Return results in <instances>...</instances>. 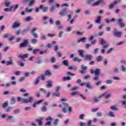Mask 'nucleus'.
I'll use <instances>...</instances> for the list:
<instances>
[{
  "label": "nucleus",
  "instance_id": "cd10ccee",
  "mask_svg": "<svg viewBox=\"0 0 126 126\" xmlns=\"http://www.w3.org/2000/svg\"><path fill=\"white\" fill-rule=\"evenodd\" d=\"M35 2H36V0H30L29 3V6H32V5L35 4Z\"/></svg>",
  "mask_w": 126,
  "mask_h": 126
},
{
  "label": "nucleus",
  "instance_id": "4c0bfd02",
  "mask_svg": "<svg viewBox=\"0 0 126 126\" xmlns=\"http://www.w3.org/2000/svg\"><path fill=\"white\" fill-rule=\"evenodd\" d=\"M13 113L16 115V114H19L20 113V109H16L13 110Z\"/></svg>",
  "mask_w": 126,
  "mask_h": 126
},
{
  "label": "nucleus",
  "instance_id": "1a4fd4ad",
  "mask_svg": "<svg viewBox=\"0 0 126 126\" xmlns=\"http://www.w3.org/2000/svg\"><path fill=\"white\" fill-rule=\"evenodd\" d=\"M20 25H21V23L19 22L18 21H16L14 22L12 28H13L14 29H15V28H18L20 27Z\"/></svg>",
  "mask_w": 126,
  "mask_h": 126
},
{
  "label": "nucleus",
  "instance_id": "b1692460",
  "mask_svg": "<svg viewBox=\"0 0 126 126\" xmlns=\"http://www.w3.org/2000/svg\"><path fill=\"white\" fill-rule=\"evenodd\" d=\"M15 102H16V101L15 100V97L13 96L10 100V104L14 105V104H15Z\"/></svg>",
  "mask_w": 126,
  "mask_h": 126
},
{
  "label": "nucleus",
  "instance_id": "8fccbe9b",
  "mask_svg": "<svg viewBox=\"0 0 126 126\" xmlns=\"http://www.w3.org/2000/svg\"><path fill=\"white\" fill-rule=\"evenodd\" d=\"M8 106V102H5L2 104V108L5 109Z\"/></svg>",
  "mask_w": 126,
  "mask_h": 126
},
{
  "label": "nucleus",
  "instance_id": "5701e85b",
  "mask_svg": "<svg viewBox=\"0 0 126 126\" xmlns=\"http://www.w3.org/2000/svg\"><path fill=\"white\" fill-rule=\"evenodd\" d=\"M52 95L53 97H60V96H61V94H60V92L56 91V92H54Z\"/></svg>",
  "mask_w": 126,
  "mask_h": 126
},
{
  "label": "nucleus",
  "instance_id": "a19ab883",
  "mask_svg": "<svg viewBox=\"0 0 126 126\" xmlns=\"http://www.w3.org/2000/svg\"><path fill=\"white\" fill-rule=\"evenodd\" d=\"M83 34H84V32L80 31H77L76 32V35H78L79 36H82Z\"/></svg>",
  "mask_w": 126,
  "mask_h": 126
},
{
  "label": "nucleus",
  "instance_id": "dca6fc26",
  "mask_svg": "<svg viewBox=\"0 0 126 126\" xmlns=\"http://www.w3.org/2000/svg\"><path fill=\"white\" fill-rule=\"evenodd\" d=\"M7 119L10 120V123H15L16 121L13 118V116H9L7 117Z\"/></svg>",
  "mask_w": 126,
  "mask_h": 126
},
{
  "label": "nucleus",
  "instance_id": "7c9ffc66",
  "mask_svg": "<svg viewBox=\"0 0 126 126\" xmlns=\"http://www.w3.org/2000/svg\"><path fill=\"white\" fill-rule=\"evenodd\" d=\"M45 96L46 97V98H49V97H50L51 96V94H52V93H51V92H47V91H46V93H44Z\"/></svg>",
  "mask_w": 126,
  "mask_h": 126
},
{
  "label": "nucleus",
  "instance_id": "864d4df0",
  "mask_svg": "<svg viewBox=\"0 0 126 126\" xmlns=\"http://www.w3.org/2000/svg\"><path fill=\"white\" fill-rule=\"evenodd\" d=\"M5 12H10L11 11V8H6L4 9Z\"/></svg>",
  "mask_w": 126,
  "mask_h": 126
},
{
  "label": "nucleus",
  "instance_id": "9d476101",
  "mask_svg": "<svg viewBox=\"0 0 126 126\" xmlns=\"http://www.w3.org/2000/svg\"><path fill=\"white\" fill-rule=\"evenodd\" d=\"M81 67L82 70L80 71V73H82V74L86 73V70H87L88 67L84 65H81Z\"/></svg>",
  "mask_w": 126,
  "mask_h": 126
},
{
  "label": "nucleus",
  "instance_id": "6e6552de",
  "mask_svg": "<svg viewBox=\"0 0 126 126\" xmlns=\"http://www.w3.org/2000/svg\"><path fill=\"white\" fill-rule=\"evenodd\" d=\"M67 13V9L64 8L62 9L60 12L59 14L60 16H64L66 15V13Z\"/></svg>",
  "mask_w": 126,
  "mask_h": 126
},
{
  "label": "nucleus",
  "instance_id": "f8f14e48",
  "mask_svg": "<svg viewBox=\"0 0 126 126\" xmlns=\"http://www.w3.org/2000/svg\"><path fill=\"white\" fill-rule=\"evenodd\" d=\"M43 120H44V119H43V118H39V119H36L35 120V122H36V123H37V124H38V126H42Z\"/></svg>",
  "mask_w": 126,
  "mask_h": 126
},
{
  "label": "nucleus",
  "instance_id": "72a5a7b5",
  "mask_svg": "<svg viewBox=\"0 0 126 126\" xmlns=\"http://www.w3.org/2000/svg\"><path fill=\"white\" fill-rule=\"evenodd\" d=\"M74 62H77L78 63H80V62H82V60L81 59H79L78 57H75L73 59Z\"/></svg>",
  "mask_w": 126,
  "mask_h": 126
},
{
  "label": "nucleus",
  "instance_id": "f03ea898",
  "mask_svg": "<svg viewBox=\"0 0 126 126\" xmlns=\"http://www.w3.org/2000/svg\"><path fill=\"white\" fill-rule=\"evenodd\" d=\"M100 43L101 45H102L101 49H100V52L101 54H105V50H106V49H108V48L110 47V45H109V43H107L106 40L103 38H100Z\"/></svg>",
  "mask_w": 126,
  "mask_h": 126
},
{
  "label": "nucleus",
  "instance_id": "39448f33",
  "mask_svg": "<svg viewBox=\"0 0 126 126\" xmlns=\"http://www.w3.org/2000/svg\"><path fill=\"white\" fill-rule=\"evenodd\" d=\"M113 31V35H114V36H116V37H118V38H120L121 37L122 32H118L117 30V28H114Z\"/></svg>",
  "mask_w": 126,
  "mask_h": 126
},
{
  "label": "nucleus",
  "instance_id": "052dcab7",
  "mask_svg": "<svg viewBox=\"0 0 126 126\" xmlns=\"http://www.w3.org/2000/svg\"><path fill=\"white\" fill-rule=\"evenodd\" d=\"M55 6H52L50 9V12H51V13H53L54 12V11H55Z\"/></svg>",
  "mask_w": 126,
  "mask_h": 126
},
{
  "label": "nucleus",
  "instance_id": "09e8293b",
  "mask_svg": "<svg viewBox=\"0 0 126 126\" xmlns=\"http://www.w3.org/2000/svg\"><path fill=\"white\" fill-rule=\"evenodd\" d=\"M30 72H27L24 73V75L25 76V77H29L30 76Z\"/></svg>",
  "mask_w": 126,
  "mask_h": 126
},
{
  "label": "nucleus",
  "instance_id": "a878e982",
  "mask_svg": "<svg viewBox=\"0 0 126 126\" xmlns=\"http://www.w3.org/2000/svg\"><path fill=\"white\" fill-rule=\"evenodd\" d=\"M59 122H60V120L58 119H55L53 122V125L55 126H59Z\"/></svg>",
  "mask_w": 126,
  "mask_h": 126
},
{
  "label": "nucleus",
  "instance_id": "ea45409f",
  "mask_svg": "<svg viewBox=\"0 0 126 126\" xmlns=\"http://www.w3.org/2000/svg\"><path fill=\"white\" fill-rule=\"evenodd\" d=\"M46 87H47V88H52L53 87V83L49 82L46 85Z\"/></svg>",
  "mask_w": 126,
  "mask_h": 126
},
{
  "label": "nucleus",
  "instance_id": "c03bdc74",
  "mask_svg": "<svg viewBox=\"0 0 126 126\" xmlns=\"http://www.w3.org/2000/svg\"><path fill=\"white\" fill-rule=\"evenodd\" d=\"M39 82H40V79L38 77L36 79L35 81L34 82L35 85H38Z\"/></svg>",
  "mask_w": 126,
  "mask_h": 126
},
{
  "label": "nucleus",
  "instance_id": "0eeeda50",
  "mask_svg": "<svg viewBox=\"0 0 126 126\" xmlns=\"http://www.w3.org/2000/svg\"><path fill=\"white\" fill-rule=\"evenodd\" d=\"M28 46V39H25L24 42L20 44V48H25Z\"/></svg>",
  "mask_w": 126,
  "mask_h": 126
},
{
  "label": "nucleus",
  "instance_id": "c9c22d12",
  "mask_svg": "<svg viewBox=\"0 0 126 126\" xmlns=\"http://www.w3.org/2000/svg\"><path fill=\"white\" fill-rule=\"evenodd\" d=\"M108 116H109V117H111V118H114L115 114L112 111H110L108 113Z\"/></svg>",
  "mask_w": 126,
  "mask_h": 126
},
{
  "label": "nucleus",
  "instance_id": "f3484780",
  "mask_svg": "<svg viewBox=\"0 0 126 126\" xmlns=\"http://www.w3.org/2000/svg\"><path fill=\"white\" fill-rule=\"evenodd\" d=\"M40 9H42L44 12H47L48 11V7L40 5Z\"/></svg>",
  "mask_w": 126,
  "mask_h": 126
},
{
  "label": "nucleus",
  "instance_id": "69168bd1",
  "mask_svg": "<svg viewBox=\"0 0 126 126\" xmlns=\"http://www.w3.org/2000/svg\"><path fill=\"white\" fill-rule=\"evenodd\" d=\"M99 76H95V77L93 78L94 80H95V81H97V80H99Z\"/></svg>",
  "mask_w": 126,
  "mask_h": 126
},
{
  "label": "nucleus",
  "instance_id": "2f4dec72",
  "mask_svg": "<svg viewBox=\"0 0 126 126\" xmlns=\"http://www.w3.org/2000/svg\"><path fill=\"white\" fill-rule=\"evenodd\" d=\"M87 87L89 88V89H93V86L91 85L90 82H88L87 84Z\"/></svg>",
  "mask_w": 126,
  "mask_h": 126
},
{
  "label": "nucleus",
  "instance_id": "37998d69",
  "mask_svg": "<svg viewBox=\"0 0 126 126\" xmlns=\"http://www.w3.org/2000/svg\"><path fill=\"white\" fill-rule=\"evenodd\" d=\"M29 31V28H28L22 31L23 35H25V33H27Z\"/></svg>",
  "mask_w": 126,
  "mask_h": 126
},
{
  "label": "nucleus",
  "instance_id": "4d7b16f0",
  "mask_svg": "<svg viewBox=\"0 0 126 126\" xmlns=\"http://www.w3.org/2000/svg\"><path fill=\"white\" fill-rule=\"evenodd\" d=\"M47 35L46 34H43L41 36V40H47Z\"/></svg>",
  "mask_w": 126,
  "mask_h": 126
},
{
  "label": "nucleus",
  "instance_id": "774afa93",
  "mask_svg": "<svg viewBox=\"0 0 126 126\" xmlns=\"http://www.w3.org/2000/svg\"><path fill=\"white\" fill-rule=\"evenodd\" d=\"M32 18L31 17H28L26 19H25V21H30V20H32Z\"/></svg>",
  "mask_w": 126,
  "mask_h": 126
},
{
  "label": "nucleus",
  "instance_id": "49530a36",
  "mask_svg": "<svg viewBox=\"0 0 126 126\" xmlns=\"http://www.w3.org/2000/svg\"><path fill=\"white\" fill-rule=\"evenodd\" d=\"M63 32L60 31L58 35L59 38H63Z\"/></svg>",
  "mask_w": 126,
  "mask_h": 126
},
{
  "label": "nucleus",
  "instance_id": "ddd939ff",
  "mask_svg": "<svg viewBox=\"0 0 126 126\" xmlns=\"http://www.w3.org/2000/svg\"><path fill=\"white\" fill-rule=\"evenodd\" d=\"M104 2L103 0H99L98 1L93 3V6H97V5H99L100 3H103Z\"/></svg>",
  "mask_w": 126,
  "mask_h": 126
},
{
  "label": "nucleus",
  "instance_id": "de8ad7c7",
  "mask_svg": "<svg viewBox=\"0 0 126 126\" xmlns=\"http://www.w3.org/2000/svg\"><path fill=\"white\" fill-rule=\"evenodd\" d=\"M96 116L99 117H103V113L102 112H98L96 113Z\"/></svg>",
  "mask_w": 126,
  "mask_h": 126
},
{
  "label": "nucleus",
  "instance_id": "6e6d98bb",
  "mask_svg": "<svg viewBox=\"0 0 126 126\" xmlns=\"http://www.w3.org/2000/svg\"><path fill=\"white\" fill-rule=\"evenodd\" d=\"M63 25H59L57 27V30H63Z\"/></svg>",
  "mask_w": 126,
  "mask_h": 126
},
{
  "label": "nucleus",
  "instance_id": "aec40b11",
  "mask_svg": "<svg viewBox=\"0 0 126 126\" xmlns=\"http://www.w3.org/2000/svg\"><path fill=\"white\" fill-rule=\"evenodd\" d=\"M78 53H79L80 57H81L82 58H83V57H84L83 56V54L85 53V51H84V50H79L78 51Z\"/></svg>",
  "mask_w": 126,
  "mask_h": 126
},
{
  "label": "nucleus",
  "instance_id": "c756f323",
  "mask_svg": "<svg viewBox=\"0 0 126 126\" xmlns=\"http://www.w3.org/2000/svg\"><path fill=\"white\" fill-rule=\"evenodd\" d=\"M63 81H66V80H71V78L69 76L63 77Z\"/></svg>",
  "mask_w": 126,
  "mask_h": 126
},
{
  "label": "nucleus",
  "instance_id": "20e7f679",
  "mask_svg": "<svg viewBox=\"0 0 126 126\" xmlns=\"http://www.w3.org/2000/svg\"><path fill=\"white\" fill-rule=\"evenodd\" d=\"M68 14L67 15L68 16V22H69L70 24H72L73 22H74V19H72V15H73V12L72 11H69L68 12ZM71 19V20H70Z\"/></svg>",
  "mask_w": 126,
  "mask_h": 126
},
{
  "label": "nucleus",
  "instance_id": "2eb2a0df",
  "mask_svg": "<svg viewBox=\"0 0 126 126\" xmlns=\"http://www.w3.org/2000/svg\"><path fill=\"white\" fill-rule=\"evenodd\" d=\"M120 70L122 72H126V66L124 64L121 65L120 67Z\"/></svg>",
  "mask_w": 126,
  "mask_h": 126
},
{
  "label": "nucleus",
  "instance_id": "c85d7f7f",
  "mask_svg": "<svg viewBox=\"0 0 126 126\" xmlns=\"http://www.w3.org/2000/svg\"><path fill=\"white\" fill-rule=\"evenodd\" d=\"M37 42H38V40H37V39L32 38L31 39V43L33 45H36Z\"/></svg>",
  "mask_w": 126,
  "mask_h": 126
},
{
  "label": "nucleus",
  "instance_id": "e2e57ef3",
  "mask_svg": "<svg viewBox=\"0 0 126 126\" xmlns=\"http://www.w3.org/2000/svg\"><path fill=\"white\" fill-rule=\"evenodd\" d=\"M32 35L33 36V37H34V38H39V34H38V33L34 32L33 33H32Z\"/></svg>",
  "mask_w": 126,
  "mask_h": 126
},
{
  "label": "nucleus",
  "instance_id": "412c9836",
  "mask_svg": "<svg viewBox=\"0 0 126 126\" xmlns=\"http://www.w3.org/2000/svg\"><path fill=\"white\" fill-rule=\"evenodd\" d=\"M6 65H14V63H13V61H6Z\"/></svg>",
  "mask_w": 126,
  "mask_h": 126
},
{
  "label": "nucleus",
  "instance_id": "a211bd4d",
  "mask_svg": "<svg viewBox=\"0 0 126 126\" xmlns=\"http://www.w3.org/2000/svg\"><path fill=\"white\" fill-rule=\"evenodd\" d=\"M85 59L87 61H91L93 59V56L92 55H86L85 56Z\"/></svg>",
  "mask_w": 126,
  "mask_h": 126
},
{
  "label": "nucleus",
  "instance_id": "bb28decb",
  "mask_svg": "<svg viewBox=\"0 0 126 126\" xmlns=\"http://www.w3.org/2000/svg\"><path fill=\"white\" fill-rule=\"evenodd\" d=\"M63 64L65 66H68V65H69V64L68 63V61H67V60L63 61Z\"/></svg>",
  "mask_w": 126,
  "mask_h": 126
},
{
  "label": "nucleus",
  "instance_id": "603ef678",
  "mask_svg": "<svg viewBox=\"0 0 126 126\" xmlns=\"http://www.w3.org/2000/svg\"><path fill=\"white\" fill-rule=\"evenodd\" d=\"M95 1V0H89L86 1V2L88 3V4L90 5L91 3H93Z\"/></svg>",
  "mask_w": 126,
  "mask_h": 126
},
{
  "label": "nucleus",
  "instance_id": "f704fd0d",
  "mask_svg": "<svg viewBox=\"0 0 126 126\" xmlns=\"http://www.w3.org/2000/svg\"><path fill=\"white\" fill-rule=\"evenodd\" d=\"M48 108H47V106L44 105L43 107H41V111L42 112H47Z\"/></svg>",
  "mask_w": 126,
  "mask_h": 126
},
{
  "label": "nucleus",
  "instance_id": "4468645a",
  "mask_svg": "<svg viewBox=\"0 0 126 126\" xmlns=\"http://www.w3.org/2000/svg\"><path fill=\"white\" fill-rule=\"evenodd\" d=\"M86 40H87V37H84L81 38L80 39L78 40L77 42L78 43H85L86 42Z\"/></svg>",
  "mask_w": 126,
  "mask_h": 126
},
{
  "label": "nucleus",
  "instance_id": "9b49d317",
  "mask_svg": "<svg viewBox=\"0 0 126 126\" xmlns=\"http://www.w3.org/2000/svg\"><path fill=\"white\" fill-rule=\"evenodd\" d=\"M119 1H122V0H118L117 1H115L114 2L109 5V8L110 9L114 8V7L115 6V5L118 4V2H119Z\"/></svg>",
  "mask_w": 126,
  "mask_h": 126
},
{
  "label": "nucleus",
  "instance_id": "0e129e2a",
  "mask_svg": "<svg viewBox=\"0 0 126 126\" xmlns=\"http://www.w3.org/2000/svg\"><path fill=\"white\" fill-rule=\"evenodd\" d=\"M85 117V114H81L79 116L80 120H84V117Z\"/></svg>",
  "mask_w": 126,
  "mask_h": 126
},
{
  "label": "nucleus",
  "instance_id": "680f3d73",
  "mask_svg": "<svg viewBox=\"0 0 126 126\" xmlns=\"http://www.w3.org/2000/svg\"><path fill=\"white\" fill-rule=\"evenodd\" d=\"M5 5L6 7H8L10 5V1H6L5 3Z\"/></svg>",
  "mask_w": 126,
  "mask_h": 126
},
{
  "label": "nucleus",
  "instance_id": "3c124183",
  "mask_svg": "<svg viewBox=\"0 0 126 126\" xmlns=\"http://www.w3.org/2000/svg\"><path fill=\"white\" fill-rule=\"evenodd\" d=\"M102 60H103V58L101 56H99L96 59L97 62H101Z\"/></svg>",
  "mask_w": 126,
  "mask_h": 126
},
{
  "label": "nucleus",
  "instance_id": "423d86ee",
  "mask_svg": "<svg viewBox=\"0 0 126 126\" xmlns=\"http://www.w3.org/2000/svg\"><path fill=\"white\" fill-rule=\"evenodd\" d=\"M103 96H105V94H103L102 95H99L98 97L94 96L93 98V101L95 103H98L100 101V99L103 97Z\"/></svg>",
  "mask_w": 126,
  "mask_h": 126
},
{
  "label": "nucleus",
  "instance_id": "58836bf2",
  "mask_svg": "<svg viewBox=\"0 0 126 126\" xmlns=\"http://www.w3.org/2000/svg\"><path fill=\"white\" fill-rule=\"evenodd\" d=\"M82 9L81 8H78L75 11V12L76 14H80Z\"/></svg>",
  "mask_w": 126,
  "mask_h": 126
},
{
  "label": "nucleus",
  "instance_id": "393cba45",
  "mask_svg": "<svg viewBox=\"0 0 126 126\" xmlns=\"http://www.w3.org/2000/svg\"><path fill=\"white\" fill-rule=\"evenodd\" d=\"M45 75H48V76H52V72L50 70H47L45 72Z\"/></svg>",
  "mask_w": 126,
  "mask_h": 126
},
{
  "label": "nucleus",
  "instance_id": "7ed1b4c3",
  "mask_svg": "<svg viewBox=\"0 0 126 126\" xmlns=\"http://www.w3.org/2000/svg\"><path fill=\"white\" fill-rule=\"evenodd\" d=\"M17 99L18 102L22 101V103L28 104V103H32V102H33L34 97H33V96H30L29 98H23L21 97H18Z\"/></svg>",
  "mask_w": 126,
  "mask_h": 126
},
{
  "label": "nucleus",
  "instance_id": "473e14b6",
  "mask_svg": "<svg viewBox=\"0 0 126 126\" xmlns=\"http://www.w3.org/2000/svg\"><path fill=\"white\" fill-rule=\"evenodd\" d=\"M95 76H99L100 74V70L99 69H97L94 71Z\"/></svg>",
  "mask_w": 126,
  "mask_h": 126
},
{
  "label": "nucleus",
  "instance_id": "338daca9",
  "mask_svg": "<svg viewBox=\"0 0 126 126\" xmlns=\"http://www.w3.org/2000/svg\"><path fill=\"white\" fill-rule=\"evenodd\" d=\"M51 63H56V58L54 57H52L51 59Z\"/></svg>",
  "mask_w": 126,
  "mask_h": 126
},
{
  "label": "nucleus",
  "instance_id": "e433bc0d",
  "mask_svg": "<svg viewBox=\"0 0 126 126\" xmlns=\"http://www.w3.org/2000/svg\"><path fill=\"white\" fill-rule=\"evenodd\" d=\"M124 22V18H120L118 20V24L120 25V24L123 23Z\"/></svg>",
  "mask_w": 126,
  "mask_h": 126
},
{
  "label": "nucleus",
  "instance_id": "6ab92c4d",
  "mask_svg": "<svg viewBox=\"0 0 126 126\" xmlns=\"http://www.w3.org/2000/svg\"><path fill=\"white\" fill-rule=\"evenodd\" d=\"M101 20H102V16H100L97 17L96 20H95V22L97 24H100L101 23Z\"/></svg>",
  "mask_w": 126,
  "mask_h": 126
},
{
  "label": "nucleus",
  "instance_id": "79ce46f5",
  "mask_svg": "<svg viewBox=\"0 0 126 126\" xmlns=\"http://www.w3.org/2000/svg\"><path fill=\"white\" fill-rule=\"evenodd\" d=\"M40 52V49H35L33 50V54L34 55H37V53H39Z\"/></svg>",
  "mask_w": 126,
  "mask_h": 126
},
{
  "label": "nucleus",
  "instance_id": "4be33fe9",
  "mask_svg": "<svg viewBox=\"0 0 126 126\" xmlns=\"http://www.w3.org/2000/svg\"><path fill=\"white\" fill-rule=\"evenodd\" d=\"M114 21H115V19L114 18H112L111 20H109L108 18H106L105 19V22L106 23H111V22H114Z\"/></svg>",
  "mask_w": 126,
  "mask_h": 126
},
{
  "label": "nucleus",
  "instance_id": "f257e3e1",
  "mask_svg": "<svg viewBox=\"0 0 126 126\" xmlns=\"http://www.w3.org/2000/svg\"><path fill=\"white\" fill-rule=\"evenodd\" d=\"M59 107V108L63 107V112L65 114L67 113V111H68L69 114L72 112V108L67 103L63 102L62 104H60Z\"/></svg>",
  "mask_w": 126,
  "mask_h": 126
},
{
  "label": "nucleus",
  "instance_id": "5fc2aeb1",
  "mask_svg": "<svg viewBox=\"0 0 126 126\" xmlns=\"http://www.w3.org/2000/svg\"><path fill=\"white\" fill-rule=\"evenodd\" d=\"M106 84H112L113 83V80H107L106 81Z\"/></svg>",
  "mask_w": 126,
  "mask_h": 126
},
{
  "label": "nucleus",
  "instance_id": "a18cd8bd",
  "mask_svg": "<svg viewBox=\"0 0 126 126\" xmlns=\"http://www.w3.org/2000/svg\"><path fill=\"white\" fill-rule=\"evenodd\" d=\"M111 110H113V111H118L119 110V108H117V106H112L111 107Z\"/></svg>",
  "mask_w": 126,
  "mask_h": 126
},
{
  "label": "nucleus",
  "instance_id": "bf43d9fd",
  "mask_svg": "<svg viewBox=\"0 0 126 126\" xmlns=\"http://www.w3.org/2000/svg\"><path fill=\"white\" fill-rule=\"evenodd\" d=\"M18 63V64H19V65H20L21 66H24V63H23L22 62L20 61H17Z\"/></svg>",
  "mask_w": 126,
  "mask_h": 126
},
{
  "label": "nucleus",
  "instance_id": "13d9d810",
  "mask_svg": "<svg viewBox=\"0 0 126 126\" xmlns=\"http://www.w3.org/2000/svg\"><path fill=\"white\" fill-rule=\"evenodd\" d=\"M120 28H124L126 26V24L124 23V22L121 23V24H119Z\"/></svg>",
  "mask_w": 126,
  "mask_h": 126
}]
</instances>
